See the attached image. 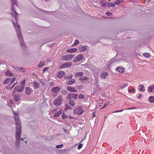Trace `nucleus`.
Listing matches in <instances>:
<instances>
[{
  "label": "nucleus",
  "mask_w": 154,
  "mask_h": 154,
  "mask_svg": "<svg viewBox=\"0 0 154 154\" xmlns=\"http://www.w3.org/2000/svg\"><path fill=\"white\" fill-rule=\"evenodd\" d=\"M128 85V84H125L124 85L120 87V88L121 89H122L123 88H125V87H127V86Z\"/></svg>",
  "instance_id": "obj_44"
},
{
  "label": "nucleus",
  "mask_w": 154,
  "mask_h": 154,
  "mask_svg": "<svg viewBox=\"0 0 154 154\" xmlns=\"http://www.w3.org/2000/svg\"><path fill=\"white\" fill-rule=\"evenodd\" d=\"M73 77L72 75H66L64 77V79H71Z\"/></svg>",
  "instance_id": "obj_33"
},
{
  "label": "nucleus",
  "mask_w": 154,
  "mask_h": 154,
  "mask_svg": "<svg viewBox=\"0 0 154 154\" xmlns=\"http://www.w3.org/2000/svg\"><path fill=\"white\" fill-rule=\"evenodd\" d=\"M60 90V88L57 86L51 89V91L53 92L57 93Z\"/></svg>",
  "instance_id": "obj_15"
},
{
  "label": "nucleus",
  "mask_w": 154,
  "mask_h": 154,
  "mask_svg": "<svg viewBox=\"0 0 154 154\" xmlns=\"http://www.w3.org/2000/svg\"><path fill=\"white\" fill-rule=\"evenodd\" d=\"M67 91L65 90H62L61 91V92L63 94H65L67 93Z\"/></svg>",
  "instance_id": "obj_48"
},
{
  "label": "nucleus",
  "mask_w": 154,
  "mask_h": 154,
  "mask_svg": "<svg viewBox=\"0 0 154 154\" xmlns=\"http://www.w3.org/2000/svg\"><path fill=\"white\" fill-rule=\"evenodd\" d=\"M84 58L83 55L82 54H79L77 56L75 57L74 59V62L75 63H77L82 60Z\"/></svg>",
  "instance_id": "obj_9"
},
{
  "label": "nucleus",
  "mask_w": 154,
  "mask_h": 154,
  "mask_svg": "<svg viewBox=\"0 0 154 154\" xmlns=\"http://www.w3.org/2000/svg\"><path fill=\"white\" fill-rule=\"evenodd\" d=\"M38 9L40 11H44V12H47V13H48L51 12V11H44V10H42V9H39V8H38Z\"/></svg>",
  "instance_id": "obj_57"
},
{
  "label": "nucleus",
  "mask_w": 154,
  "mask_h": 154,
  "mask_svg": "<svg viewBox=\"0 0 154 154\" xmlns=\"http://www.w3.org/2000/svg\"><path fill=\"white\" fill-rule=\"evenodd\" d=\"M131 89H129L128 90V91L129 93L131 92Z\"/></svg>",
  "instance_id": "obj_64"
},
{
  "label": "nucleus",
  "mask_w": 154,
  "mask_h": 154,
  "mask_svg": "<svg viewBox=\"0 0 154 154\" xmlns=\"http://www.w3.org/2000/svg\"><path fill=\"white\" fill-rule=\"evenodd\" d=\"M107 3V2H106L105 0H102L100 2V4L101 5V6L103 7L105 6Z\"/></svg>",
  "instance_id": "obj_26"
},
{
  "label": "nucleus",
  "mask_w": 154,
  "mask_h": 154,
  "mask_svg": "<svg viewBox=\"0 0 154 154\" xmlns=\"http://www.w3.org/2000/svg\"><path fill=\"white\" fill-rule=\"evenodd\" d=\"M67 89L69 91L73 92H77V91L75 90V88H72L70 86H68L67 87Z\"/></svg>",
  "instance_id": "obj_12"
},
{
  "label": "nucleus",
  "mask_w": 154,
  "mask_h": 154,
  "mask_svg": "<svg viewBox=\"0 0 154 154\" xmlns=\"http://www.w3.org/2000/svg\"><path fill=\"white\" fill-rule=\"evenodd\" d=\"M154 89V85H152V86H150L148 87V91L149 92H152L153 91L152 90Z\"/></svg>",
  "instance_id": "obj_28"
},
{
  "label": "nucleus",
  "mask_w": 154,
  "mask_h": 154,
  "mask_svg": "<svg viewBox=\"0 0 154 154\" xmlns=\"http://www.w3.org/2000/svg\"><path fill=\"white\" fill-rule=\"evenodd\" d=\"M149 101L151 103H153L154 102V96H150L149 98Z\"/></svg>",
  "instance_id": "obj_27"
},
{
  "label": "nucleus",
  "mask_w": 154,
  "mask_h": 154,
  "mask_svg": "<svg viewBox=\"0 0 154 154\" xmlns=\"http://www.w3.org/2000/svg\"><path fill=\"white\" fill-rule=\"evenodd\" d=\"M120 2L121 1L120 0H118L115 3L116 5H118L120 3Z\"/></svg>",
  "instance_id": "obj_50"
},
{
  "label": "nucleus",
  "mask_w": 154,
  "mask_h": 154,
  "mask_svg": "<svg viewBox=\"0 0 154 154\" xmlns=\"http://www.w3.org/2000/svg\"><path fill=\"white\" fill-rule=\"evenodd\" d=\"M18 71H20L21 72H25L26 71L23 68L21 67H19Z\"/></svg>",
  "instance_id": "obj_37"
},
{
  "label": "nucleus",
  "mask_w": 154,
  "mask_h": 154,
  "mask_svg": "<svg viewBox=\"0 0 154 154\" xmlns=\"http://www.w3.org/2000/svg\"><path fill=\"white\" fill-rule=\"evenodd\" d=\"M108 75V73L107 72L103 71L101 73L100 77L101 79H105Z\"/></svg>",
  "instance_id": "obj_14"
},
{
  "label": "nucleus",
  "mask_w": 154,
  "mask_h": 154,
  "mask_svg": "<svg viewBox=\"0 0 154 154\" xmlns=\"http://www.w3.org/2000/svg\"><path fill=\"white\" fill-rule=\"evenodd\" d=\"M15 93V91L14 90L13 92V93H12V95L13 96H14V95H14V93Z\"/></svg>",
  "instance_id": "obj_63"
},
{
  "label": "nucleus",
  "mask_w": 154,
  "mask_h": 154,
  "mask_svg": "<svg viewBox=\"0 0 154 154\" xmlns=\"http://www.w3.org/2000/svg\"><path fill=\"white\" fill-rule=\"evenodd\" d=\"M62 101L63 100L61 96H59L57 99L54 100V103L55 106H58L61 105Z\"/></svg>",
  "instance_id": "obj_5"
},
{
  "label": "nucleus",
  "mask_w": 154,
  "mask_h": 154,
  "mask_svg": "<svg viewBox=\"0 0 154 154\" xmlns=\"http://www.w3.org/2000/svg\"><path fill=\"white\" fill-rule=\"evenodd\" d=\"M15 79H16V78H12V79H11V84H12L14 82V81L15 80Z\"/></svg>",
  "instance_id": "obj_49"
},
{
  "label": "nucleus",
  "mask_w": 154,
  "mask_h": 154,
  "mask_svg": "<svg viewBox=\"0 0 154 154\" xmlns=\"http://www.w3.org/2000/svg\"><path fill=\"white\" fill-rule=\"evenodd\" d=\"M25 85V80H24L21 82V86L24 87Z\"/></svg>",
  "instance_id": "obj_47"
},
{
  "label": "nucleus",
  "mask_w": 154,
  "mask_h": 154,
  "mask_svg": "<svg viewBox=\"0 0 154 154\" xmlns=\"http://www.w3.org/2000/svg\"><path fill=\"white\" fill-rule=\"evenodd\" d=\"M67 118L66 116L63 113L62 115V119H66Z\"/></svg>",
  "instance_id": "obj_45"
},
{
  "label": "nucleus",
  "mask_w": 154,
  "mask_h": 154,
  "mask_svg": "<svg viewBox=\"0 0 154 154\" xmlns=\"http://www.w3.org/2000/svg\"><path fill=\"white\" fill-rule=\"evenodd\" d=\"M65 75V73L63 71H61L58 72L57 74V77L59 78H61L63 76Z\"/></svg>",
  "instance_id": "obj_16"
},
{
  "label": "nucleus",
  "mask_w": 154,
  "mask_h": 154,
  "mask_svg": "<svg viewBox=\"0 0 154 154\" xmlns=\"http://www.w3.org/2000/svg\"><path fill=\"white\" fill-rule=\"evenodd\" d=\"M116 61V60H114V58H112V59H110L109 60V65H110L112 63L115 62Z\"/></svg>",
  "instance_id": "obj_36"
},
{
  "label": "nucleus",
  "mask_w": 154,
  "mask_h": 154,
  "mask_svg": "<svg viewBox=\"0 0 154 154\" xmlns=\"http://www.w3.org/2000/svg\"><path fill=\"white\" fill-rule=\"evenodd\" d=\"M143 55L145 57L148 58L150 57V55L149 53H143Z\"/></svg>",
  "instance_id": "obj_32"
},
{
  "label": "nucleus",
  "mask_w": 154,
  "mask_h": 154,
  "mask_svg": "<svg viewBox=\"0 0 154 154\" xmlns=\"http://www.w3.org/2000/svg\"><path fill=\"white\" fill-rule=\"evenodd\" d=\"M24 89V87L21 85L18 87L17 91L18 92H21Z\"/></svg>",
  "instance_id": "obj_21"
},
{
  "label": "nucleus",
  "mask_w": 154,
  "mask_h": 154,
  "mask_svg": "<svg viewBox=\"0 0 154 154\" xmlns=\"http://www.w3.org/2000/svg\"><path fill=\"white\" fill-rule=\"evenodd\" d=\"M17 28L16 27L15 30L18 38L19 39L20 44L22 47H25V44L23 40V37L22 35L21 31V28L20 25L17 23ZM13 25L14 27H16V24L14 22H13Z\"/></svg>",
  "instance_id": "obj_1"
},
{
  "label": "nucleus",
  "mask_w": 154,
  "mask_h": 154,
  "mask_svg": "<svg viewBox=\"0 0 154 154\" xmlns=\"http://www.w3.org/2000/svg\"><path fill=\"white\" fill-rule=\"evenodd\" d=\"M139 87H140V91H145V89H142V88H143L144 87V86L143 85L140 84L139 85Z\"/></svg>",
  "instance_id": "obj_35"
},
{
  "label": "nucleus",
  "mask_w": 154,
  "mask_h": 154,
  "mask_svg": "<svg viewBox=\"0 0 154 154\" xmlns=\"http://www.w3.org/2000/svg\"><path fill=\"white\" fill-rule=\"evenodd\" d=\"M63 130L66 133H67L68 132V131L67 129H63Z\"/></svg>",
  "instance_id": "obj_58"
},
{
  "label": "nucleus",
  "mask_w": 154,
  "mask_h": 154,
  "mask_svg": "<svg viewBox=\"0 0 154 154\" xmlns=\"http://www.w3.org/2000/svg\"><path fill=\"white\" fill-rule=\"evenodd\" d=\"M82 108V107L81 106H78L76 109L73 110V112H74L75 113L77 111V114L79 115H81L84 112V111L83 110L81 109Z\"/></svg>",
  "instance_id": "obj_10"
},
{
  "label": "nucleus",
  "mask_w": 154,
  "mask_h": 154,
  "mask_svg": "<svg viewBox=\"0 0 154 154\" xmlns=\"http://www.w3.org/2000/svg\"><path fill=\"white\" fill-rule=\"evenodd\" d=\"M14 115V119L15 122V125H17V127H21L20 124V121L19 119V117L18 116V114L16 113L15 112H13Z\"/></svg>",
  "instance_id": "obj_4"
},
{
  "label": "nucleus",
  "mask_w": 154,
  "mask_h": 154,
  "mask_svg": "<svg viewBox=\"0 0 154 154\" xmlns=\"http://www.w3.org/2000/svg\"><path fill=\"white\" fill-rule=\"evenodd\" d=\"M116 70L120 73H123L124 71V68L121 67H119L116 68Z\"/></svg>",
  "instance_id": "obj_18"
},
{
  "label": "nucleus",
  "mask_w": 154,
  "mask_h": 154,
  "mask_svg": "<svg viewBox=\"0 0 154 154\" xmlns=\"http://www.w3.org/2000/svg\"><path fill=\"white\" fill-rule=\"evenodd\" d=\"M21 134V127H17L16 131V144L17 146L19 145L20 140V137Z\"/></svg>",
  "instance_id": "obj_2"
},
{
  "label": "nucleus",
  "mask_w": 154,
  "mask_h": 154,
  "mask_svg": "<svg viewBox=\"0 0 154 154\" xmlns=\"http://www.w3.org/2000/svg\"><path fill=\"white\" fill-rule=\"evenodd\" d=\"M92 116H93V117H95V112H93V113H92Z\"/></svg>",
  "instance_id": "obj_61"
},
{
  "label": "nucleus",
  "mask_w": 154,
  "mask_h": 154,
  "mask_svg": "<svg viewBox=\"0 0 154 154\" xmlns=\"http://www.w3.org/2000/svg\"><path fill=\"white\" fill-rule=\"evenodd\" d=\"M141 96H141V94H139V96L137 97L138 98H141Z\"/></svg>",
  "instance_id": "obj_59"
},
{
  "label": "nucleus",
  "mask_w": 154,
  "mask_h": 154,
  "mask_svg": "<svg viewBox=\"0 0 154 154\" xmlns=\"http://www.w3.org/2000/svg\"><path fill=\"white\" fill-rule=\"evenodd\" d=\"M107 5L109 8L110 7H114L115 6L114 4H111L110 3H108Z\"/></svg>",
  "instance_id": "obj_40"
},
{
  "label": "nucleus",
  "mask_w": 154,
  "mask_h": 154,
  "mask_svg": "<svg viewBox=\"0 0 154 154\" xmlns=\"http://www.w3.org/2000/svg\"><path fill=\"white\" fill-rule=\"evenodd\" d=\"M77 49L76 48L69 49L67 50V52L68 53H73L77 51Z\"/></svg>",
  "instance_id": "obj_19"
},
{
  "label": "nucleus",
  "mask_w": 154,
  "mask_h": 154,
  "mask_svg": "<svg viewBox=\"0 0 154 154\" xmlns=\"http://www.w3.org/2000/svg\"><path fill=\"white\" fill-rule=\"evenodd\" d=\"M79 43V41L78 40H75L72 45H76Z\"/></svg>",
  "instance_id": "obj_41"
},
{
  "label": "nucleus",
  "mask_w": 154,
  "mask_h": 154,
  "mask_svg": "<svg viewBox=\"0 0 154 154\" xmlns=\"http://www.w3.org/2000/svg\"><path fill=\"white\" fill-rule=\"evenodd\" d=\"M136 109V108L135 107H131L128 108L127 109V110H130V109Z\"/></svg>",
  "instance_id": "obj_56"
},
{
  "label": "nucleus",
  "mask_w": 154,
  "mask_h": 154,
  "mask_svg": "<svg viewBox=\"0 0 154 154\" xmlns=\"http://www.w3.org/2000/svg\"><path fill=\"white\" fill-rule=\"evenodd\" d=\"M32 90L30 89L29 87H26L25 89V93L27 95H29L31 94Z\"/></svg>",
  "instance_id": "obj_11"
},
{
  "label": "nucleus",
  "mask_w": 154,
  "mask_h": 154,
  "mask_svg": "<svg viewBox=\"0 0 154 154\" xmlns=\"http://www.w3.org/2000/svg\"><path fill=\"white\" fill-rule=\"evenodd\" d=\"M14 99L16 102H18L20 99V96L18 94H16L14 96Z\"/></svg>",
  "instance_id": "obj_17"
},
{
  "label": "nucleus",
  "mask_w": 154,
  "mask_h": 154,
  "mask_svg": "<svg viewBox=\"0 0 154 154\" xmlns=\"http://www.w3.org/2000/svg\"><path fill=\"white\" fill-rule=\"evenodd\" d=\"M82 143L79 144V146H78V149H81L82 148Z\"/></svg>",
  "instance_id": "obj_51"
},
{
  "label": "nucleus",
  "mask_w": 154,
  "mask_h": 154,
  "mask_svg": "<svg viewBox=\"0 0 154 154\" xmlns=\"http://www.w3.org/2000/svg\"><path fill=\"white\" fill-rule=\"evenodd\" d=\"M62 112V110L61 109L57 113H55L54 115V117H58L60 115H61Z\"/></svg>",
  "instance_id": "obj_20"
},
{
  "label": "nucleus",
  "mask_w": 154,
  "mask_h": 154,
  "mask_svg": "<svg viewBox=\"0 0 154 154\" xmlns=\"http://www.w3.org/2000/svg\"><path fill=\"white\" fill-rule=\"evenodd\" d=\"M34 87L35 89H37L39 88V82H34Z\"/></svg>",
  "instance_id": "obj_22"
},
{
  "label": "nucleus",
  "mask_w": 154,
  "mask_h": 154,
  "mask_svg": "<svg viewBox=\"0 0 154 154\" xmlns=\"http://www.w3.org/2000/svg\"><path fill=\"white\" fill-rule=\"evenodd\" d=\"M13 67L14 69L17 70H18V69L19 67H17V66H14Z\"/></svg>",
  "instance_id": "obj_55"
},
{
  "label": "nucleus",
  "mask_w": 154,
  "mask_h": 154,
  "mask_svg": "<svg viewBox=\"0 0 154 154\" xmlns=\"http://www.w3.org/2000/svg\"><path fill=\"white\" fill-rule=\"evenodd\" d=\"M84 96L82 94H80L79 95V98L80 99H83L84 98Z\"/></svg>",
  "instance_id": "obj_42"
},
{
  "label": "nucleus",
  "mask_w": 154,
  "mask_h": 154,
  "mask_svg": "<svg viewBox=\"0 0 154 154\" xmlns=\"http://www.w3.org/2000/svg\"><path fill=\"white\" fill-rule=\"evenodd\" d=\"M79 79L81 81H82V80H83V81L86 80L87 81V80H88V78L87 77H84V78H80Z\"/></svg>",
  "instance_id": "obj_39"
},
{
  "label": "nucleus",
  "mask_w": 154,
  "mask_h": 154,
  "mask_svg": "<svg viewBox=\"0 0 154 154\" xmlns=\"http://www.w3.org/2000/svg\"><path fill=\"white\" fill-rule=\"evenodd\" d=\"M49 69V67H47L45 68L42 70L43 72H44L46 71H48Z\"/></svg>",
  "instance_id": "obj_46"
},
{
  "label": "nucleus",
  "mask_w": 154,
  "mask_h": 154,
  "mask_svg": "<svg viewBox=\"0 0 154 154\" xmlns=\"http://www.w3.org/2000/svg\"><path fill=\"white\" fill-rule=\"evenodd\" d=\"M9 101L10 102V103L11 104H13V100L10 99V100H9Z\"/></svg>",
  "instance_id": "obj_60"
},
{
  "label": "nucleus",
  "mask_w": 154,
  "mask_h": 154,
  "mask_svg": "<svg viewBox=\"0 0 154 154\" xmlns=\"http://www.w3.org/2000/svg\"><path fill=\"white\" fill-rule=\"evenodd\" d=\"M68 103L70 106H73L75 105V103L72 100H68Z\"/></svg>",
  "instance_id": "obj_30"
},
{
  "label": "nucleus",
  "mask_w": 154,
  "mask_h": 154,
  "mask_svg": "<svg viewBox=\"0 0 154 154\" xmlns=\"http://www.w3.org/2000/svg\"><path fill=\"white\" fill-rule=\"evenodd\" d=\"M106 14L108 16H111L112 14L111 13L109 12H106Z\"/></svg>",
  "instance_id": "obj_53"
},
{
  "label": "nucleus",
  "mask_w": 154,
  "mask_h": 154,
  "mask_svg": "<svg viewBox=\"0 0 154 154\" xmlns=\"http://www.w3.org/2000/svg\"><path fill=\"white\" fill-rule=\"evenodd\" d=\"M17 82H16V83H14V84L11 87H9L8 89H12L15 86V85L17 84Z\"/></svg>",
  "instance_id": "obj_52"
},
{
  "label": "nucleus",
  "mask_w": 154,
  "mask_h": 154,
  "mask_svg": "<svg viewBox=\"0 0 154 154\" xmlns=\"http://www.w3.org/2000/svg\"><path fill=\"white\" fill-rule=\"evenodd\" d=\"M87 47L86 46H84L80 48L79 49V50L81 52H84L86 51L87 50Z\"/></svg>",
  "instance_id": "obj_23"
},
{
  "label": "nucleus",
  "mask_w": 154,
  "mask_h": 154,
  "mask_svg": "<svg viewBox=\"0 0 154 154\" xmlns=\"http://www.w3.org/2000/svg\"><path fill=\"white\" fill-rule=\"evenodd\" d=\"M5 75L7 76H13L14 75L9 70H8L5 73Z\"/></svg>",
  "instance_id": "obj_25"
},
{
  "label": "nucleus",
  "mask_w": 154,
  "mask_h": 154,
  "mask_svg": "<svg viewBox=\"0 0 154 154\" xmlns=\"http://www.w3.org/2000/svg\"><path fill=\"white\" fill-rule=\"evenodd\" d=\"M72 109V108L68 104H66L65 108V109L66 110H68L69 109Z\"/></svg>",
  "instance_id": "obj_31"
},
{
  "label": "nucleus",
  "mask_w": 154,
  "mask_h": 154,
  "mask_svg": "<svg viewBox=\"0 0 154 154\" xmlns=\"http://www.w3.org/2000/svg\"><path fill=\"white\" fill-rule=\"evenodd\" d=\"M11 11L13 12V13H14L15 14V19L16 22H17V20L18 19L17 16L18 15V14L14 10V4L17 6V0H11Z\"/></svg>",
  "instance_id": "obj_3"
},
{
  "label": "nucleus",
  "mask_w": 154,
  "mask_h": 154,
  "mask_svg": "<svg viewBox=\"0 0 154 154\" xmlns=\"http://www.w3.org/2000/svg\"><path fill=\"white\" fill-rule=\"evenodd\" d=\"M11 78H8L3 82V84L5 85L7 84L10 82L11 81Z\"/></svg>",
  "instance_id": "obj_29"
},
{
  "label": "nucleus",
  "mask_w": 154,
  "mask_h": 154,
  "mask_svg": "<svg viewBox=\"0 0 154 154\" xmlns=\"http://www.w3.org/2000/svg\"><path fill=\"white\" fill-rule=\"evenodd\" d=\"M75 55L74 54H67L63 56L62 57V59L64 61H67L71 60Z\"/></svg>",
  "instance_id": "obj_8"
},
{
  "label": "nucleus",
  "mask_w": 154,
  "mask_h": 154,
  "mask_svg": "<svg viewBox=\"0 0 154 154\" xmlns=\"http://www.w3.org/2000/svg\"><path fill=\"white\" fill-rule=\"evenodd\" d=\"M76 81L74 79L69 80L66 82V84L68 85H72L75 83Z\"/></svg>",
  "instance_id": "obj_13"
},
{
  "label": "nucleus",
  "mask_w": 154,
  "mask_h": 154,
  "mask_svg": "<svg viewBox=\"0 0 154 154\" xmlns=\"http://www.w3.org/2000/svg\"><path fill=\"white\" fill-rule=\"evenodd\" d=\"M123 110H124L123 109L120 110H118V111H115V112H112V113H116V112H122Z\"/></svg>",
  "instance_id": "obj_54"
},
{
  "label": "nucleus",
  "mask_w": 154,
  "mask_h": 154,
  "mask_svg": "<svg viewBox=\"0 0 154 154\" xmlns=\"http://www.w3.org/2000/svg\"><path fill=\"white\" fill-rule=\"evenodd\" d=\"M83 75V72H76L75 74V77H80Z\"/></svg>",
  "instance_id": "obj_24"
},
{
  "label": "nucleus",
  "mask_w": 154,
  "mask_h": 154,
  "mask_svg": "<svg viewBox=\"0 0 154 154\" xmlns=\"http://www.w3.org/2000/svg\"><path fill=\"white\" fill-rule=\"evenodd\" d=\"M68 117L70 119H73V117L72 116H68Z\"/></svg>",
  "instance_id": "obj_62"
},
{
  "label": "nucleus",
  "mask_w": 154,
  "mask_h": 154,
  "mask_svg": "<svg viewBox=\"0 0 154 154\" xmlns=\"http://www.w3.org/2000/svg\"><path fill=\"white\" fill-rule=\"evenodd\" d=\"M77 94L72 93H70L67 96V99L68 100H73L75 99L77 97Z\"/></svg>",
  "instance_id": "obj_7"
},
{
  "label": "nucleus",
  "mask_w": 154,
  "mask_h": 154,
  "mask_svg": "<svg viewBox=\"0 0 154 154\" xmlns=\"http://www.w3.org/2000/svg\"><path fill=\"white\" fill-rule=\"evenodd\" d=\"M109 103V101H107L106 102L105 104L104 105V106L102 108V109L108 106Z\"/></svg>",
  "instance_id": "obj_38"
},
{
  "label": "nucleus",
  "mask_w": 154,
  "mask_h": 154,
  "mask_svg": "<svg viewBox=\"0 0 154 154\" xmlns=\"http://www.w3.org/2000/svg\"><path fill=\"white\" fill-rule=\"evenodd\" d=\"M72 65V63L71 62L65 63L60 65L59 67L60 69L69 68Z\"/></svg>",
  "instance_id": "obj_6"
},
{
  "label": "nucleus",
  "mask_w": 154,
  "mask_h": 154,
  "mask_svg": "<svg viewBox=\"0 0 154 154\" xmlns=\"http://www.w3.org/2000/svg\"><path fill=\"white\" fill-rule=\"evenodd\" d=\"M45 63L44 62H39L38 66V67H40L44 66L45 65Z\"/></svg>",
  "instance_id": "obj_34"
},
{
  "label": "nucleus",
  "mask_w": 154,
  "mask_h": 154,
  "mask_svg": "<svg viewBox=\"0 0 154 154\" xmlns=\"http://www.w3.org/2000/svg\"><path fill=\"white\" fill-rule=\"evenodd\" d=\"M63 144H61L60 145H57L56 146V147L57 148H61L63 147Z\"/></svg>",
  "instance_id": "obj_43"
}]
</instances>
